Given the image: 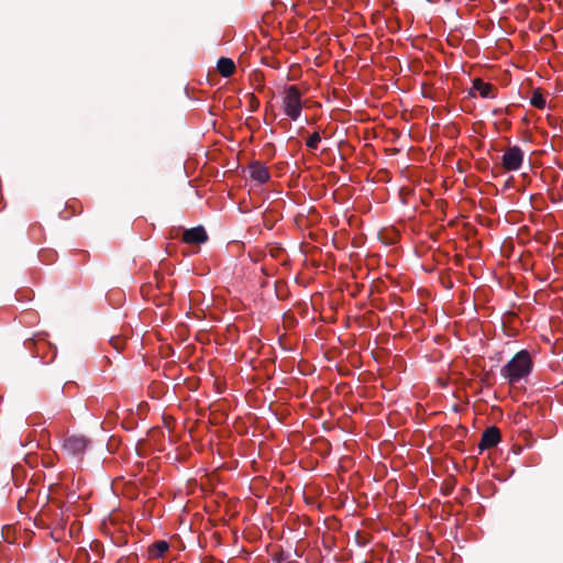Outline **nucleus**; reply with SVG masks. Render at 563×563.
<instances>
[{
	"label": "nucleus",
	"mask_w": 563,
	"mask_h": 563,
	"mask_svg": "<svg viewBox=\"0 0 563 563\" xmlns=\"http://www.w3.org/2000/svg\"><path fill=\"white\" fill-rule=\"evenodd\" d=\"M533 369L531 354L527 350L517 352L508 363L501 367L500 375L509 385H515L528 377Z\"/></svg>",
	"instance_id": "obj_1"
},
{
	"label": "nucleus",
	"mask_w": 563,
	"mask_h": 563,
	"mask_svg": "<svg viewBox=\"0 0 563 563\" xmlns=\"http://www.w3.org/2000/svg\"><path fill=\"white\" fill-rule=\"evenodd\" d=\"M284 112L291 120H297L300 117L302 102L301 91L295 85L288 86L284 91L283 97Z\"/></svg>",
	"instance_id": "obj_2"
},
{
	"label": "nucleus",
	"mask_w": 563,
	"mask_h": 563,
	"mask_svg": "<svg viewBox=\"0 0 563 563\" xmlns=\"http://www.w3.org/2000/svg\"><path fill=\"white\" fill-rule=\"evenodd\" d=\"M523 157L525 153L519 146H509L501 157V165L508 172L518 170L522 165Z\"/></svg>",
	"instance_id": "obj_3"
},
{
	"label": "nucleus",
	"mask_w": 563,
	"mask_h": 563,
	"mask_svg": "<svg viewBox=\"0 0 563 563\" xmlns=\"http://www.w3.org/2000/svg\"><path fill=\"white\" fill-rule=\"evenodd\" d=\"M89 441L85 437L71 435L65 439L63 450L69 455H79L85 452Z\"/></svg>",
	"instance_id": "obj_4"
},
{
	"label": "nucleus",
	"mask_w": 563,
	"mask_h": 563,
	"mask_svg": "<svg viewBox=\"0 0 563 563\" xmlns=\"http://www.w3.org/2000/svg\"><path fill=\"white\" fill-rule=\"evenodd\" d=\"M500 441V431L497 427L493 426L487 428L481 438V442L478 443L479 452L492 449L496 446Z\"/></svg>",
	"instance_id": "obj_5"
},
{
	"label": "nucleus",
	"mask_w": 563,
	"mask_h": 563,
	"mask_svg": "<svg viewBox=\"0 0 563 563\" xmlns=\"http://www.w3.org/2000/svg\"><path fill=\"white\" fill-rule=\"evenodd\" d=\"M207 240L208 235L202 227L188 229L183 234V241L188 244H200Z\"/></svg>",
	"instance_id": "obj_6"
},
{
	"label": "nucleus",
	"mask_w": 563,
	"mask_h": 563,
	"mask_svg": "<svg viewBox=\"0 0 563 563\" xmlns=\"http://www.w3.org/2000/svg\"><path fill=\"white\" fill-rule=\"evenodd\" d=\"M250 177L260 184H265L269 179L267 167L261 162H253L249 166Z\"/></svg>",
	"instance_id": "obj_7"
},
{
	"label": "nucleus",
	"mask_w": 563,
	"mask_h": 563,
	"mask_svg": "<svg viewBox=\"0 0 563 563\" xmlns=\"http://www.w3.org/2000/svg\"><path fill=\"white\" fill-rule=\"evenodd\" d=\"M472 89L478 92V95L483 98L496 97V87L489 82L483 81L481 78H475L473 80Z\"/></svg>",
	"instance_id": "obj_8"
},
{
	"label": "nucleus",
	"mask_w": 563,
	"mask_h": 563,
	"mask_svg": "<svg viewBox=\"0 0 563 563\" xmlns=\"http://www.w3.org/2000/svg\"><path fill=\"white\" fill-rule=\"evenodd\" d=\"M169 550V544L165 540L156 541L152 543L148 549V556L151 559H159L163 558L164 554Z\"/></svg>",
	"instance_id": "obj_9"
},
{
	"label": "nucleus",
	"mask_w": 563,
	"mask_h": 563,
	"mask_svg": "<svg viewBox=\"0 0 563 563\" xmlns=\"http://www.w3.org/2000/svg\"><path fill=\"white\" fill-rule=\"evenodd\" d=\"M217 69L223 77H230L235 71V64L231 58L221 57L218 60Z\"/></svg>",
	"instance_id": "obj_10"
},
{
	"label": "nucleus",
	"mask_w": 563,
	"mask_h": 563,
	"mask_svg": "<svg viewBox=\"0 0 563 563\" xmlns=\"http://www.w3.org/2000/svg\"><path fill=\"white\" fill-rule=\"evenodd\" d=\"M68 507L60 505L53 514V519L59 529H63L68 520Z\"/></svg>",
	"instance_id": "obj_11"
},
{
	"label": "nucleus",
	"mask_w": 563,
	"mask_h": 563,
	"mask_svg": "<svg viewBox=\"0 0 563 563\" xmlns=\"http://www.w3.org/2000/svg\"><path fill=\"white\" fill-rule=\"evenodd\" d=\"M531 104L537 109L545 108V98L540 90H534L530 100Z\"/></svg>",
	"instance_id": "obj_12"
},
{
	"label": "nucleus",
	"mask_w": 563,
	"mask_h": 563,
	"mask_svg": "<svg viewBox=\"0 0 563 563\" xmlns=\"http://www.w3.org/2000/svg\"><path fill=\"white\" fill-rule=\"evenodd\" d=\"M321 141V136L318 132H313L307 140L306 145L311 150H317L319 143Z\"/></svg>",
	"instance_id": "obj_13"
},
{
	"label": "nucleus",
	"mask_w": 563,
	"mask_h": 563,
	"mask_svg": "<svg viewBox=\"0 0 563 563\" xmlns=\"http://www.w3.org/2000/svg\"><path fill=\"white\" fill-rule=\"evenodd\" d=\"M111 345L118 351H122L125 345V338L122 336H112L110 340Z\"/></svg>",
	"instance_id": "obj_14"
},
{
	"label": "nucleus",
	"mask_w": 563,
	"mask_h": 563,
	"mask_svg": "<svg viewBox=\"0 0 563 563\" xmlns=\"http://www.w3.org/2000/svg\"><path fill=\"white\" fill-rule=\"evenodd\" d=\"M252 101L255 102V107H258L260 101L252 95Z\"/></svg>",
	"instance_id": "obj_15"
}]
</instances>
